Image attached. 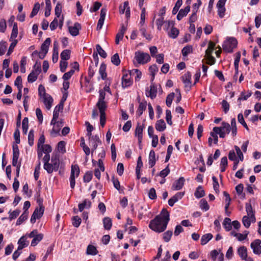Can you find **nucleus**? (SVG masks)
<instances>
[{
    "label": "nucleus",
    "mask_w": 261,
    "mask_h": 261,
    "mask_svg": "<svg viewBox=\"0 0 261 261\" xmlns=\"http://www.w3.org/2000/svg\"><path fill=\"white\" fill-rule=\"evenodd\" d=\"M169 221V212L164 208L162 210L160 215L156 216L150 221L149 227L156 232H162L166 229Z\"/></svg>",
    "instance_id": "obj_1"
},
{
    "label": "nucleus",
    "mask_w": 261,
    "mask_h": 261,
    "mask_svg": "<svg viewBox=\"0 0 261 261\" xmlns=\"http://www.w3.org/2000/svg\"><path fill=\"white\" fill-rule=\"evenodd\" d=\"M237 40L234 37H229L223 42L222 47L225 51L231 53L237 47Z\"/></svg>",
    "instance_id": "obj_2"
},
{
    "label": "nucleus",
    "mask_w": 261,
    "mask_h": 261,
    "mask_svg": "<svg viewBox=\"0 0 261 261\" xmlns=\"http://www.w3.org/2000/svg\"><path fill=\"white\" fill-rule=\"evenodd\" d=\"M134 59L138 64L142 65L148 63L151 60V58L148 53L139 50L135 52Z\"/></svg>",
    "instance_id": "obj_3"
},
{
    "label": "nucleus",
    "mask_w": 261,
    "mask_h": 261,
    "mask_svg": "<svg viewBox=\"0 0 261 261\" xmlns=\"http://www.w3.org/2000/svg\"><path fill=\"white\" fill-rule=\"evenodd\" d=\"M89 141V145L92 147L91 153L93 154L94 151L96 150L98 145L102 144L101 141L98 135H94V137L91 138Z\"/></svg>",
    "instance_id": "obj_4"
},
{
    "label": "nucleus",
    "mask_w": 261,
    "mask_h": 261,
    "mask_svg": "<svg viewBox=\"0 0 261 261\" xmlns=\"http://www.w3.org/2000/svg\"><path fill=\"white\" fill-rule=\"evenodd\" d=\"M191 76L192 75L190 72L188 71L181 77L182 81L184 83L185 88L188 91H190L192 87Z\"/></svg>",
    "instance_id": "obj_5"
},
{
    "label": "nucleus",
    "mask_w": 261,
    "mask_h": 261,
    "mask_svg": "<svg viewBox=\"0 0 261 261\" xmlns=\"http://www.w3.org/2000/svg\"><path fill=\"white\" fill-rule=\"evenodd\" d=\"M261 240L255 239L250 244V247L253 250L255 254L259 255L261 254Z\"/></svg>",
    "instance_id": "obj_6"
},
{
    "label": "nucleus",
    "mask_w": 261,
    "mask_h": 261,
    "mask_svg": "<svg viewBox=\"0 0 261 261\" xmlns=\"http://www.w3.org/2000/svg\"><path fill=\"white\" fill-rule=\"evenodd\" d=\"M121 80L122 87L123 89L127 88L133 85V79L127 73L123 74Z\"/></svg>",
    "instance_id": "obj_7"
},
{
    "label": "nucleus",
    "mask_w": 261,
    "mask_h": 261,
    "mask_svg": "<svg viewBox=\"0 0 261 261\" xmlns=\"http://www.w3.org/2000/svg\"><path fill=\"white\" fill-rule=\"evenodd\" d=\"M64 125L63 120L61 119L59 120L54 126H53V129L50 132V135L55 137L59 134V132L61 128Z\"/></svg>",
    "instance_id": "obj_8"
},
{
    "label": "nucleus",
    "mask_w": 261,
    "mask_h": 261,
    "mask_svg": "<svg viewBox=\"0 0 261 261\" xmlns=\"http://www.w3.org/2000/svg\"><path fill=\"white\" fill-rule=\"evenodd\" d=\"M185 195V192H177L172 197L168 200V204L173 206L175 202L181 199Z\"/></svg>",
    "instance_id": "obj_9"
},
{
    "label": "nucleus",
    "mask_w": 261,
    "mask_h": 261,
    "mask_svg": "<svg viewBox=\"0 0 261 261\" xmlns=\"http://www.w3.org/2000/svg\"><path fill=\"white\" fill-rule=\"evenodd\" d=\"M40 211V208L38 207L35 208L30 220L31 223L34 224L37 219H39L43 216L44 211H43L42 212Z\"/></svg>",
    "instance_id": "obj_10"
},
{
    "label": "nucleus",
    "mask_w": 261,
    "mask_h": 261,
    "mask_svg": "<svg viewBox=\"0 0 261 261\" xmlns=\"http://www.w3.org/2000/svg\"><path fill=\"white\" fill-rule=\"evenodd\" d=\"M81 29V25L79 22H75L73 27H69L68 30L70 34L73 36H76L79 34V31Z\"/></svg>",
    "instance_id": "obj_11"
},
{
    "label": "nucleus",
    "mask_w": 261,
    "mask_h": 261,
    "mask_svg": "<svg viewBox=\"0 0 261 261\" xmlns=\"http://www.w3.org/2000/svg\"><path fill=\"white\" fill-rule=\"evenodd\" d=\"M185 179L184 177H180L178 179L176 180L172 185V189L173 190H180L185 182Z\"/></svg>",
    "instance_id": "obj_12"
},
{
    "label": "nucleus",
    "mask_w": 261,
    "mask_h": 261,
    "mask_svg": "<svg viewBox=\"0 0 261 261\" xmlns=\"http://www.w3.org/2000/svg\"><path fill=\"white\" fill-rule=\"evenodd\" d=\"M144 128V126L143 125H140L139 123H138L135 129V135L138 137V143L139 144L142 142L143 138V130Z\"/></svg>",
    "instance_id": "obj_13"
},
{
    "label": "nucleus",
    "mask_w": 261,
    "mask_h": 261,
    "mask_svg": "<svg viewBox=\"0 0 261 261\" xmlns=\"http://www.w3.org/2000/svg\"><path fill=\"white\" fill-rule=\"evenodd\" d=\"M157 88L155 86L153 83H151L150 86V90L149 91L146 90V95L147 97H150L151 99H154L156 96Z\"/></svg>",
    "instance_id": "obj_14"
},
{
    "label": "nucleus",
    "mask_w": 261,
    "mask_h": 261,
    "mask_svg": "<svg viewBox=\"0 0 261 261\" xmlns=\"http://www.w3.org/2000/svg\"><path fill=\"white\" fill-rule=\"evenodd\" d=\"M42 101L46 107V108L47 110H49L51 108L52 103L53 102L54 100L53 97L48 94L45 96L42 97Z\"/></svg>",
    "instance_id": "obj_15"
},
{
    "label": "nucleus",
    "mask_w": 261,
    "mask_h": 261,
    "mask_svg": "<svg viewBox=\"0 0 261 261\" xmlns=\"http://www.w3.org/2000/svg\"><path fill=\"white\" fill-rule=\"evenodd\" d=\"M190 11V6H187L185 9L179 10L176 18L178 20H180L184 17L186 16Z\"/></svg>",
    "instance_id": "obj_16"
},
{
    "label": "nucleus",
    "mask_w": 261,
    "mask_h": 261,
    "mask_svg": "<svg viewBox=\"0 0 261 261\" xmlns=\"http://www.w3.org/2000/svg\"><path fill=\"white\" fill-rule=\"evenodd\" d=\"M51 163L55 168L56 171H58L60 166L59 156L58 154H52L51 158Z\"/></svg>",
    "instance_id": "obj_17"
},
{
    "label": "nucleus",
    "mask_w": 261,
    "mask_h": 261,
    "mask_svg": "<svg viewBox=\"0 0 261 261\" xmlns=\"http://www.w3.org/2000/svg\"><path fill=\"white\" fill-rule=\"evenodd\" d=\"M91 206V202L85 199L82 203H80L78 205L79 211L82 212L84 208H90Z\"/></svg>",
    "instance_id": "obj_18"
},
{
    "label": "nucleus",
    "mask_w": 261,
    "mask_h": 261,
    "mask_svg": "<svg viewBox=\"0 0 261 261\" xmlns=\"http://www.w3.org/2000/svg\"><path fill=\"white\" fill-rule=\"evenodd\" d=\"M238 253L242 260L248 258L247 250L245 246H241L238 249Z\"/></svg>",
    "instance_id": "obj_19"
},
{
    "label": "nucleus",
    "mask_w": 261,
    "mask_h": 261,
    "mask_svg": "<svg viewBox=\"0 0 261 261\" xmlns=\"http://www.w3.org/2000/svg\"><path fill=\"white\" fill-rule=\"evenodd\" d=\"M100 113H106V110L107 108V104L105 101L98 100L96 105Z\"/></svg>",
    "instance_id": "obj_20"
},
{
    "label": "nucleus",
    "mask_w": 261,
    "mask_h": 261,
    "mask_svg": "<svg viewBox=\"0 0 261 261\" xmlns=\"http://www.w3.org/2000/svg\"><path fill=\"white\" fill-rule=\"evenodd\" d=\"M18 250H21L29 245V242L26 240L25 236L21 237L18 241Z\"/></svg>",
    "instance_id": "obj_21"
},
{
    "label": "nucleus",
    "mask_w": 261,
    "mask_h": 261,
    "mask_svg": "<svg viewBox=\"0 0 261 261\" xmlns=\"http://www.w3.org/2000/svg\"><path fill=\"white\" fill-rule=\"evenodd\" d=\"M155 127L158 131H164L166 128V125L164 120L163 119L158 120L155 123Z\"/></svg>",
    "instance_id": "obj_22"
},
{
    "label": "nucleus",
    "mask_w": 261,
    "mask_h": 261,
    "mask_svg": "<svg viewBox=\"0 0 261 261\" xmlns=\"http://www.w3.org/2000/svg\"><path fill=\"white\" fill-rule=\"evenodd\" d=\"M51 43V39L50 38H47L44 42L41 45V50L42 52H45V53H47L50 44Z\"/></svg>",
    "instance_id": "obj_23"
},
{
    "label": "nucleus",
    "mask_w": 261,
    "mask_h": 261,
    "mask_svg": "<svg viewBox=\"0 0 261 261\" xmlns=\"http://www.w3.org/2000/svg\"><path fill=\"white\" fill-rule=\"evenodd\" d=\"M156 162L155 153L153 150H151L149 155V165L150 168L153 167Z\"/></svg>",
    "instance_id": "obj_24"
},
{
    "label": "nucleus",
    "mask_w": 261,
    "mask_h": 261,
    "mask_svg": "<svg viewBox=\"0 0 261 261\" xmlns=\"http://www.w3.org/2000/svg\"><path fill=\"white\" fill-rule=\"evenodd\" d=\"M38 68L37 69V72L35 71H32L29 74L28 76V81L29 83H33L36 81L38 78V76L39 74Z\"/></svg>",
    "instance_id": "obj_25"
},
{
    "label": "nucleus",
    "mask_w": 261,
    "mask_h": 261,
    "mask_svg": "<svg viewBox=\"0 0 261 261\" xmlns=\"http://www.w3.org/2000/svg\"><path fill=\"white\" fill-rule=\"evenodd\" d=\"M147 105V101L145 100L140 102L139 107L137 111V115L139 117L141 116L142 115L143 111L146 110Z\"/></svg>",
    "instance_id": "obj_26"
},
{
    "label": "nucleus",
    "mask_w": 261,
    "mask_h": 261,
    "mask_svg": "<svg viewBox=\"0 0 261 261\" xmlns=\"http://www.w3.org/2000/svg\"><path fill=\"white\" fill-rule=\"evenodd\" d=\"M43 234L41 233H38V232L36 236L33 239L31 242V246H35L37 245L43 239Z\"/></svg>",
    "instance_id": "obj_27"
},
{
    "label": "nucleus",
    "mask_w": 261,
    "mask_h": 261,
    "mask_svg": "<svg viewBox=\"0 0 261 261\" xmlns=\"http://www.w3.org/2000/svg\"><path fill=\"white\" fill-rule=\"evenodd\" d=\"M107 65L105 63H102L100 66L99 69V73L101 75V77L102 80H105L106 79L107 74L106 73Z\"/></svg>",
    "instance_id": "obj_28"
},
{
    "label": "nucleus",
    "mask_w": 261,
    "mask_h": 261,
    "mask_svg": "<svg viewBox=\"0 0 261 261\" xmlns=\"http://www.w3.org/2000/svg\"><path fill=\"white\" fill-rule=\"evenodd\" d=\"M179 33V30L173 26L171 28L170 31L168 32V35L169 37L175 39L178 36Z\"/></svg>",
    "instance_id": "obj_29"
},
{
    "label": "nucleus",
    "mask_w": 261,
    "mask_h": 261,
    "mask_svg": "<svg viewBox=\"0 0 261 261\" xmlns=\"http://www.w3.org/2000/svg\"><path fill=\"white\" fill-rule=\"evenodd\" d=\"M71 50L69 49L63 50L60 55V57L63 61H66L70 59Z\"/></svg>",
    "instance_id": "obj_30"
},
{
    "label": "nucleus",
    "mask_w": 261,
    "mask_h": 261,
    "mask_svg": "<svg viewBox=\"0 0 261 261\" xmlns=\"http://www.w3.org/2000/svg\"><path fill=\"white\" fill-rule=\"evenodd\" d=\"M205 195V192L203 189L202 186H199L194 193V196L197 198H200Z\"/></svg>",
    "instance_id": "obj_31"
},
{
    "label": "nucleus",
    "mask_w": 261,
    "mask_h": 261,
    "mask_svg": "<svg viewBox=\"0 0 261 261\" xmlns=\"http://www.w3.org/2000/svg\"><path fill=\"white\" fill-rule=\"evenodd\" d=\"M96 248L92 245H89L87 248L86 253L88 255H95L98 253Z\"/></svg>",
    "instance_id": "obj_32"
},
{
    "label": "nucleus",
    "mask_w": 261,
    "mask_h": 261,
    "mask_svg": "<svg viewBox=\"0 0 261 261\" xmlns=\"http://www.w3.org/2000/svg\"><path fill=\"white\" fill-rule=\"evenodd\" d=\"M213 237L212 233H208L203 235L201 239V244L202 245H205Z\"/></svg>",
    "instance_id": "obj_33"
},
{
    "label": "nucleus",
    "mask_w": 261,
    "mask_h": 261,
    "mask_svg": "<svg viewBox=\"0 0 261 261\" xmlns=\"http://www.w3.org/2000/svg\"><path fill=\"white\" fill-rule=\"evenodd\" d=\"M47 54V53L42 52V51L39 52L36 50L32 53L31 54V57L33 60L35 59L36 56H38L40 59H43L45 57Z\"/></svg>",
    "instance_id": "obj_34"
},
{
    "label": "nucleus",
    "mask_w": 261,
    "mask_h": 261,
    "mask_svg": "<svg viewBox=\"0 0 261 261\" xmlns=\"http://www.w3.org/2000/svg\"><path fill=\"white\" fill-rule=\"evenodd\" d=\"M103 224L105 229L110 230L112 226V220L109 217H105L103 219Z\"/></svg>",
    "instance_id": "obj_35"
},
{
    "label": "nucleus",
    "mask_w": 261,
    "mask_h": 261,
    "mask_svg": "<svg viewBox=\"0 0 261 261\" xmlns=\"http://www.w3.org/2000/svg\"><path fill=\"white\" fill-rule=\"evenodd\" d=\"M223 226L226 231H228L231 229L232 223H231V219L229 218H225L223 223Z\"/></svg>",
    "instance_id": "obj_36"
},
{
    "label": "nucleus",
    "mask_w": 261,
    "mask_h": 261,
    "mask_svg": "<svg viewBox=\"0 0 261 261\" xmlns=\"http://www.w3.org/2000/svg\"><path fill=\"white\" fill-rule=\"evenodd\" d=\"M213 131L219 134L220 138H224L225 137L226 133L222 127L215 126L213 127Z\"/></svg>",
    "instance_id": "obj_37"
},
{
    "label": "nucleus",
    "mask_w": 261,
    "mask_h": 261,
    "mask_svg": "<svg viewBox=\"0 0 261 261\" xmlns=\"http://www.w3.org/2000/svg\"><path fill=\"white\" fill-rule=\"evenodd\" d=\"M43 168L47 171L48 174L52 173L53 171H56L55 168H54V167L51 162L44 164Z\"/></svg>",
    "instance_id": "obj_38"
},
{
    "label": "nucleus",
    "mask_w": 261,
    "mask_h": 261,
    "mask_svg": "<svg viewBox=\"0 0 261 261\" xmlns=\"http://www.w3.org/2000/svg\"><path fill=\"white\" fill-rule=\"evenodd\" d=\"M216 46L215 43L212 41H210L208 44V48L205 50V55H212L213 51L215 49V47Z\"/></svg>",
    "instance_id": "obj_39"
},
{
    "label": "nucleus",
    "mask_w": 261,
    "mask_h": 261,
    "mask_svg": "<svg viewBox=\"0 0 261 261\" xmlns=\"http://www.w3.org/2000/svg\"><path fill=\"white\" fill-rule=\"evenodd\" d=\"M29 214L26 212H23L21 216L17 219L16 225H21L24 221H25L28 218Z\"/></svg>",
    "instance_id": "obj_40"
},
{
    "label": "nucleus",
    "mask_w": 261,
    "mask_h": 261,
    "mask_svg": "<svg viewBox=\"0 0 261 261\" xmlns=\"http://www.w3.org/2000/svg\"><path fill=\"white\" fill-rule=\"evenodd\" d=\"M231 135L233 137L236 136L237 133V127L235 118H233L231 119Z\"/></svg>",
    "instance_id": "obj_41"
},
{
    "label": "nucleus",
    "mask_w": 261,
    "mask_h": 261,
    "mask_svg": "<svg viewBox=\"0 0 261 261\" xmlns=\"http://www.w3.org/2000/svg\"><path fill=\"white\" fill-rule=\"evenodd\" d=\"M96 53L98 54L99 56L103 58H106L107 57V54L106 52L102 48L101 46L99 44H96Z\"/></svg>",
    "instance_id": "obj_42"
},
{
    "label": "nucleus",
    "mask_w": 261,
    "mask_h": 261,
    "mask_svg": "<svg viewBox=\"0 0 261 261\" xmlns=\"http://www.w3.org/2000/svg\"><path fill=\"white\" fill-rule=\"evenodd\" d=\"M200 207L201 210L207 211L209 210L210 206L207 203V201L205 199H202L199 202Z\"/></svg>",
    "instance_id": "obj_43"
},
{
    "label": "nucleus",
    "mask_w": 261,
    "mask_h": 261,
    "mask_svg": "<svg viewBox=\"0 0 261 261\" xmlns=\"http://www.w3.org/2000/svg\"><path fill=\"white\" fill-rule=\"evenodd\" d=\"M20 213V210L19 209H16L13 211L12 212H11V211H9V219L11 221L13 219H16L19 215Z\"/></svg>",
    "instance_id": "obj_44"
},
{
    "label": "nucleus",
    "mask_w": 261,
    "mask_h": 261,
    "mask_svg": "<svg viewBox=\"0 0 261 261\" xmlns=\"http://www.w3.org/2000/svg\"><path fill=\"white\" fill-rule=\"evenodd\" d=\"M28 122L29 119L27 117H24L22 120V132L24 134H27L28 129Z\"/></svg>",
    "instance_id": "obj_45"
},
{
    "label": "nucleus",
    "mask_w": 261,
    "mask_h": 261,
    "mask_svg": "<svg viewBox=\"0 0 261 261\" xmlns=\"http://www.w3.org/2000/svg\"><path fill=\"white\" fill-rule=\"evenodd\" d=\"M139 31H140L142 36L145 37L147 40H150L152 38L150 34H147L146 29L145 27L142 25H140L139 28Z\"/></svg>",
    "instance_id": "obj_46"
},
{
    "label": "nucleus",
    "mask_w": 261,
    "mask_h": 261,
    "mask_svg": "<svg viewBox=\"0 0 261 261\" xmlns=\"http://www.w3.org/2000/svg\"><path fill=\"white\" fill-rule=\"evenodd\" d=\"M175 96V94L174 92L170 93L169 94L166 99V104L167 107H170L173 101V99Z\"/></svg>",
    "instance_id": "obj_47"
},
{
    "label": "nucleus",
    "mask_w": 261,
    "mask_h": 261,
    "mask_svg": "<svg viewBox=\"0 0 261 261\" xmlns=\"http://www.w3.org/2000/svg\"><path fill=\"white\" fill-rule=\"evenodd\" d=\"M82 222L81 219L78 216L72 218V224L75 227H79Z\"/></svg>",
    "instance_id": "obj_48"
},
{
    "label": "nucleus",
    "mask_w": 261,
    "mask_h": 261,
    "mask_svg": "<svg viewBox=\"0 0 261 261\" xmlns=\"http://www.w3.org/2000/svg\"><path fill=\"white\" fill-rule=\"evenodd\" d=\"M40 9V4L38 2L35 4L30 17L33 18L36 15Z\"/></svg>",
    "instance_id": "obj_49"
},
{
    "label": "nucleus",
    "mask_w": 261,
    "mask_h": 261,
    "mask_svg": "<svg viewBox=\"0 0 261 261\" xmlns=\"http://www.w3.org/2000/svg\"><path fill=\"white\" fill-rule=\"evenodd\" d=\"M112 181L113 182L114 187L118 191H119L120 193H121V191H123V190L124 188H123L121 190L120 189V182L118 180V178H115L114 175L113 176Z\"/></svg>",
    "instance_id": "obj_50"
},
{
    "label": "nucleus",
    "mask_w": 261,
    "mask_h": 261,
    "mask_svg": "<svg viewBox=\"0 0 261 261\" xmlns=\"http://www.w3.org/2000/svg\"><path fill=\"white\" fill-rule=\"evenodd\" d=\"M173 232L171 230H168L163 234V239L166 242H168L172 236Z\"/></svg>",
    "instance_id": "obj_51"
},
{
    "label": "nucleus",
    "mask_w": 261,
    "mask_h": 261,
    "mask_svg": "<svg viewBox=\"0 0 261 261\" xmlns=\"http://www.w3.org/2000/svg\"><path fill=\"white\" fill-rule=\"evenodd\" d=\"M182 4V0H177L172 10V14H176L179 10V8Z\"/></svg>",
    "instance_id": "obj_52"
},
{
    "label": "nucleus",
    "mask_w": 261,
    "mask_h": 261,
    "mask_svg": "<svg viewBox=\"0 0 261 261\" xmlns=\"http://www.w3.org/2000/svg\"><path fill=\"white\" fill-rule=\"evenodd\" d=\"M246 211L247 213V216H250L252 214H254V211L252 209V205L250 202H247L245 204Z\"/></svg>",
    "instance_id": "obj_53"
},
{
    "label": "nucleus",
    "mask_w": 261,
    "mask_h": 261,
    "mask_svg": "<svg viewBox=\"0 0 261 261\" xmlns=\"http://www.w3.org/2000/svg\"><path fill=\"white\" fill-rule=\"evenodd\" d=\"M111 62L116 66H118L120 64V60L118 54L116 53L111 57Z\"/></svg>",
    "instance_id": "obj_54"
},
{
    "label": "nucleus",
    "mask_w": 261,
    "mask_h": 261,
    "mask_svg": "<svg viewBox=\"0 0 261 261\" xmlns=\"http://www.w3.org/2000/svg\"><path fill=\"white\" fill-rule=\"evenodd\" d=\"M62 5L60 3L58 2L55 9V13L57 17H60L62 13Z\"/></svg>",
    "instance_id": "obj_55"
},
{
    "label": "nucleus",
    "mask_w": 261,
    "mask_h": 261,
    "mask_svg": "<svg viewBox=\"0 0 261 261\" xmlns=\"http://www.w3.org/2000/svg\"><path fill=\"white\" fill-rule=\"evenodd\" d=\"M34 131L32 129L30 130L28 135V143L31 146H33L34 144Z\"/></svg>",
    "instance_id": "obj_56"
},
{
    "label": "nucleus",
    "mask_w": 261,
    "mask_h": 261,
    "mask_svg": "<svg viewBox=\"0 0 261 261\" xmlns=\"http://www.w3.org/2000/svg\"><path fill=\"white\" fill-rule=\"evenodd\" d=\"M238 120L240 123H241L247 130H249V128L245 122L242 113H239L238 115Z\"/></svg>",
    "instance_id": "obj_57"
},
{
    "label": "nucleus",
    "mask_w": 261,
    "mask_h": 261,
    "mask_svg": "<svg viewBox=\"0 0 261 261\" xmlns=\"http://www.w3.org/2000/svg\"><path fill=\"white\" fill-rule=\"evenodd\" d=\"M192 51V47L190 45H187L184 47L182 50L181 53L183 56L186 57Z\"/></svg>",
    "instance_id": "obj_58"
},
{
    "label": "nucleus",
    "mask_w": 261,
    "mask_h": 261,
    "mask_svg": "<svg viewBox=\"0 0 261 261\" xmlns=\"http://www.w3.org/2000/svg\"><path fill=\"white\" fill-rule=\"evenodd\" d=\"M93 173L91 171H87L85 173L83 177V180L85 182H89L92 179Z\"/></svg>",
    "instance_id": "obj_59"
},
{
    "label": "nucleus",
    "mask_w": 261,
    "mask_h": 261,
    "mask_svg": "<svg viewBox=\"0 0 261 261\" xmlns=\"http://www.w3.org/2000/svg\"><path fill=\"white\" fill-rule=\"evenodd\" d=\"M48 94L46 93L45 89L42 85H40L38 87V95L40 98L45 96Z\"/></svg>",
    "instance_id": "obj_60"
},
{
    "label": "nucleus",
    "mask_w": 261,
    "mask_h": 261,
    "mask_svg": "<svg viewBox=\"0 0 261 261\" xmlns=\"http://www.w3.org/2000/svg\"><path fill=\"white\" fill-rule=\"evenodd\" d=\"M40 149L45 154L49 153L52 151V148L49 144H45L44 145H42L40 147Z\"/></svg>",
    "instance_id": "obj_61"
},
{
    "label": "nucleus",
    "mask_w": 261,
    "mask_h": 261,
    "mask_svg": "<svg viewBox=\"0 0 261 261\" xmlns=\"http://www.w3.org/2000/svg\"><path fill=\"white\" fill-rule=\"evenodd\" d=\"M66 143L64 141H61L58 143V149L59 151L64 153L66 152L65 148Z\"/></svg>",
    "instance_id": "obj_62"
},
{
    "label": "nucleus",
    "mask_w": 261,
    "mask_h": 261,
    "mask_svg": "<svg viewBox=\"0 0 261 261\" xmlns=\"http://www.w3.org/2000/svg\"><path fill=\"white\" fill-rule=\"evenodd\" d=\"M18 143L13 142L12 145L13 150V156H19V150L17 145Z\"/></svg>",
    "instance_id": "obj_63"
},
{
    "label": "nucleus",
    "mask_w": 261,
    "mask_h": 261,
    "mask_svg": "<svg viewBox=\"0 0 261 261\" xmlns=\"http://www.w3.org/2000/svg\"><path fill=\"white\" fill-rule=\"evenodd\" d=\"M164 29L166 32H168V30L170 27H172L174 26L175 22L174 21H165L164 22Z\"/></svg>",
    "instance_id": "obj_64"
}]
</instances>
